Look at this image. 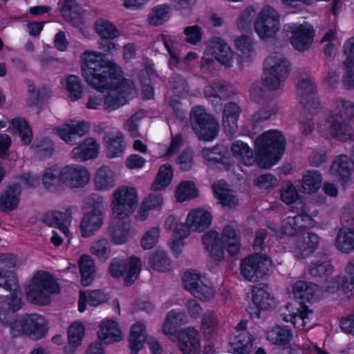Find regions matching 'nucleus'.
<instances>
[{"label": "nucleus", "instance_id": "nucleus-1", "mask_svg": "<svg viewBox=\"0 0 354 354\" xmlns=\"http://www.w3.org/2000/svg\"><path fill=\"white\" fill-rule=\"evenodd\" d=\"M90 86L108 94L90 96V109H97L104 99L108 109H116L136 97L132 81L122 78L121 68L112 60L106 59L104 53L90 51Z\"/></svg>", "mask_w": 354, "mask_h": 354}, {"label": "nucleus", "instance_id": "nucleus-2", "mask_svg": "<svg viewBox=\"0 0 354 354\" xmlns=\"http://www.w3.org/2000/svg\"><path fill=\"white\" fill-rule=\"evenodd\" d=\"M256 160L263 168H270L280 159L285 149L286 140L281 131L264 132L255 141Z\"/></svg>", "mask_w": 354, "mask_h": 354}, {"label": "nucleus", "instance_id": "nucleus-3", "mask_svg": "<svg viewBox=\"0 0 354 354\" xmlns=\"http://www.w3.org/2000/svg\"><path fill=\"white\" fill-rule=\"evenodd\" d=\"M60 286L49 272L38 270L31 283L26 286V299L31 304L45 306L50 302V295L59 294Z\"/></svg>", "mask_w": 354, "mask_h": 354}, {"label": "nucleus", "instance_id": "nucleus-4", "mask_svg": "<svg viewBox=\"0 0 354 354\" xmlns=\"http://www.w3.org/2000/svg\"><path fill=\"white\" fill-rule=\"evenodd\" d=\"M138 202L136 188L118 187L111 195V207L114 218L125 219L130 216L135 212Z\"/></svg>", "mask_w": 354, "mask_h": 354}, {"label": "nucleus", "instance_id": "nucleus-5", "mask_svg": "<svg viewBox=\"0 0 354 354\" xmlns=\"http://www.w3.org/2000/svg\"><path fill=\"white\" fill-rule=\"evenodd\" d=\"M18 279L14 271L0 268V303L8 302L7 307L14 315L22 306Z\"/></svg>", "mask_w": 354, "mask_h": 354}, {"label": "nucleus", "instance_id": "nucleus-6", "mask_svg": "<svg viewBox=\"0 0 354 354\" xmlns=\"http://www.w3.org/2000/svg\"><path fill=\"white\" fill-rule=\"evenodd\" d=\"M190 123L192 129L200 140L210 141L218 135L219 130L218 122L201 106L192 109L190 113Z\"/></svg>", "mask_w": 354, "mask_h": 354}, {"label": "nucleus", "instance_id": "nucleus-7", "mask_svg": "<svg viewBox=\"0 0 354 354\" xmlns=\"http://www.w3.org/2000/svg\"><path fill=\"white\" fill-rule=\"evenodd\" d=\"M354 118V102L342 100L337 112L331 118L330 133L341 140L354 139L348 122Z\"/></svg>", "mask_w": 354, "mask_h": 354}, {"label": "nucleus", "instance_id": "nucleus-8", "mask_svg": "<svg viewBox=\"0 0 354 354\" xmlns=\"http://www.w3.org/2000/svg\"><path fill=\"white\" fill-rule=\"evenodd\" d=\"M271 263L270 259L266 255H250L241 261V275L249 281L257 282L266 275Z\"/></svg>", "mask_w": 354, "mask_h": 354}, {"label": "nucleus", "instance_id": "nucleus-9", "mask_svg": "<svg viewBox=\"0 0 354 354\" xmlns=\"http://www.w3.org/2000/svg\"><path fill=\"white\" fill-rule=\"evenodd\" d=\"M279 19L276 10L270 6L264 7L254 21V30L259 37L262 39L274 37L279 30Z\"/></svg>", "mask_w": 354, "mask_h": 354}, {"label": "nucleus", "instance_id": "nucleus-10", "mask_svg": "<svg viewBox=\"0 0 354 354\" xmlns=\"http://www.w3.org/2000/svg\"><path fill=\"white\" fill-rule=\"evenodd\" d=\"M183 283L185 289L201 300H209L214 295L212 283L195 272H186L183 277Z\"/></svg>", "mask_w": 354, "mask_h": 354}, {"label": "nucleus", "instance_id": "nucleus-11", "mask_svg": "<svg viewBox=\"0 0 354 354\" xmlns=\"http://www.w3.org/2000/svg\"><path fill=\"white\" fill-rule=\"evenodd\" d=\"M128 266L127 274L124 278V283L127 286L134 283L140 272L141 261L138 257H131L129 263L122 259L115 258L112 260L109 268V273L113 277L119 278L127 270Z\"/></svg>", "mask_w": 354, "mask_h": 354}, {"label": "nucleus", "instance_id": "nucleus-12", "mask_svg": "<svg viewBox=\"0 0 354 354\" xmlns=\"http://www.w3.org/2000/svg\"><path fill=\"white\" fill-rule=\"evenodd\" d=\"M294 48L304 51L310 48L313 41V30L307 25L290 24L283 27Z\"/></svg>", "mask_w": 354, "mask_h": 354}, {"label": "nucleus", "instance_id": "nucleus-13", "mask_svg": "<svg viewBox=\"0 0 354 354\" xmlns=\"http://www.w3.org/2000/svg\"><path fill=\"white\" fill-rule=\"evenodd\" d=\"M60 179L71 188L83 187L88 183V170L80 165H68L60 171Z\"/></svg>", "mask_w": 354, "mask_h": 354}, {"label": "nucleus", "instance_id": "nucleus-14", "mask_svg": "<svg viewBox=\"0 0 354 354\" xmlns=\"http://www.w3.org/2000/svg\"><path fill=\"white\" fill-rule=\"evenodd\" d=\"M88 131V122L70 120L56 129L57 135L66 143L74 145L76 140Z\"/></svg>", "mask_w": 354, "mask_h": 354}, {"label": "nucleus", "instance_id": "nucleus-15", "mask_svg": "<svg viewBox=\"0 0 354 354\" xmlns=\"http://www.w3.org/2000/svg\"><path fill=\"white\" fill-rule=\"evenodd\" d=\"M23 333L32 339H40L47 333L48 328L43 316L30 314L24 316L21 320Z\"/></svg>", "mask_w": 354, "mask_h": 354}, {"label": "nucleus", "instance_id": "nucleus-16", "mask_svg": "<svg viewBox=\"0 0 354 354\" xmlns=\"http://www.w3.org/2000/svg\"><path fill=\"white\" fill-rule=\"evenodd\" d=\"M60 5V11L64 15H68V21L71 26L80 29V32L87 37L86 32L84 31L85 21L83 17L84 9L80 4L77 3L75 0H64Z\"/></svg>", "mask_w": 354, "mask_h": 354}, {"label": "nucleus", "instance_id": "nucleus-17", "mask_svg": "<svg viewBox=\"0 0 354 354\" xmlns=\"http://www.w3.org/2000/svg\"><path fill=\"white\" fill-rule=\"evenodd\" d=\"M295 297L300 300L301 306L306 304H313L317 301L320 297L319 287L312 282L299 281L292 287Z\"/></svg>", "mask_w": 354, "mask_h": 354}, {"label": "nucleus", "instance_id": "nucleus-18", "mask_svg": "<svg viewBox=\"0 0 354 354\" xmlns=\"http://www.w3.org/2000/svg\"><path fill=\"white\" fill-rule=\"evenodd\" d=\"M72 221V210L68 207L64 211L53 210L44 214L42 221L49 227H57L66 234L68 231V225Z\"/></svg>", "mask_w": 354, "mask_h": 354}, {"label": "nucleus", "instance_id": "nucleus-19", "mask_svg": "<svg viewBox=\"0 0 354 354\" xmlns=\"http://www.w3.org/2000/svg\"><path fill=\"white\" fill-rule=\"evenodd\" d=\"M179 347L183 354H198L200 335L194 328H187L179 333Z\"/></svg>", "mask_w": 354, "mask_h": 354}, {"label": "nucleus", "instance_id": "nucleus-20", "mask_svg": "<svg viewBox=\"0 0 354 354\" xmlns=\"http://www.w3.org/2000/svg\"><path fill=\"white\" fill-rule=\"evenodd\" d=\"M241 112L240 106L234 102H230L224 105L223 111V125L225 132L228 136H232L238 129L237 120Z\"/></svg>", "mask_w": 354, "mask_h": 354}, {"label": "nucleus", "instance_id": "nucleus-21", "mask_svg": "<svg viewBox=\"0 0 354 354\" xmlns=\"http://www.w3.org/2000/svg\"><path fill=\"white\" fill-rule=\"evenodd\" d=\"M97 335L100 339L106 344L120 342L124 336L119 324L113 319H107L101 323Z\"/></svg>", "mask_w": 354, "mask_h": 354}, {"label": "nucleus", "instance_id": "nucleus-22", "mask_svg": "<svg viewBox=\"0 0 354 354\" xmlns=\"http://www.w3.org/2000/svg\"><path fill=\"white\" fill-rule=\"evenodd\" d=\"M211 222V214L203 209L192 210L186 219L187 226L192 230L199 232L207 230L209 227Z\"/></svg>", "mask_w": 354, "mask_h": 354}, {"label": "nucleus", "instance_id": "nucleus-23", "mask_svg": "<svg viewBox=\"0 0 354 354\" xmlns=\"http://www.w3.org/2000/svg\"><path fill=\"white\" fill-rule=\"evenodd\" d=\"M20 187L18 184L8 185L6 190L0 194V210L2 212H9L17 208Z\"/></svg>", "mask_w": 354, "mask_h": 354}, {"label": "nucleus", "instance_id": "nucleus-24", "mask_svg": "<svg viewBox=\"0 0 354 354\" xmlns=\"http://www.w3.org/2000/svg\"><path fill=\"white\" fill-rule=\"evenodd\" d=\"M318 243L319 237L317 234L309 232L301 234L296 241L297 256L304 259L315 251Z\"/></svg>", "mask_w": 354, "mask_h": 354}, {"label": "nucleus", "instance_id": "nucleus-25", "mask_svg": "<svg viewBox=\"0 0 354 354\" xmlns=\"http://www.w3.org/2000/svg\"><path fill=\"white\" fill-rule=\"evenodd\" d=\"M266 70L276 73L286 79L289 73V62L281 54L274 53L269 56L266 60Z\"/></svg>", "mask_w": 354, "mask_h": 354}, {"label": "nucleus", "instance_id": "nucleus-26", "mask_svg": "<svg viewBox=\"0 0 354 354\" xmlns=\"http://www.w3.org/2000/svg\"><path fill=\"white\" fill-rule=\"evenodd\" d=\"M252 301L257 308L263 310H268L274 305V297L270 295L265 284L253 287Z\"/></svg>", "mask_w": 354, "mask_h": 354}, {"label": "nucleus", "instance_id": "nucleus-27", "mask_svg": "<svg viewBox=\"0 0 354 354\" xmlns=\"http://www.w3.org/2000/svg\"><path fill=\"white\" fill-rule=\"evenodd\" d=\"M203 242L206 250L214 259L219 261L223 258V243L218 238L217 232L209 231L205 233L203 236Z\"/></svg>", "mask_w": 354, "mask_h": 354}, {"label": "nucleus", "instance_id": "nucleus-28", "mask_svg": "<svg viewBox=\"0 0 354 354\" xmlns=\"http://www.w3.org/2000/svg\"><path fill=\"white\" fill-rule=\"evenodd\" d=\"M212 53L222 64L230 66L233 53L230 47L222 39L216 38L211 41Z\"/></svg>", "mask_w": 354, "mask_h": 354}, {"label": "nucleus", "instance_id": "nucleus-29", "mask_svg": "<svg viewBox=\"0 0 354 354\" xmlns=\"http://www.w3.org/2000/svg\"><path fill=\"white\" fill-rule=\"evenodd\" d=\"M122 220L115 218L111 222L109 227V232L111 240L115 244L124 243L129 238V223Z\"/></svg>", "mask_w": 354, "mask_h": 354}, {"label": "nucleus", "instance_id": "nucleus-30", "mask_svg": "<svg viewBox=\"0 0 354 354\" xmlns=\"http://www.w3.org/2000/svg\"><path fill=\"white\" fill-rule=\"evenodd\" d=\"M13 133L19 135L21 142L28 145L32 140V131L28 122L22 117H16L10 121Z\"/></svg>", "mask_w": 354, "mask_h": 354}, {"label": "nucleus", "instance_id": "nucleus-31", "mask_svg": "<svg viewBox=\"0 0 354 354\" xmlns=\"http://www.w3.org/2000/svg\"><path fill=\"white\" fill-rule=\"evenodd\" d=\"M187 321V317L184 312L171 310L163 324L162 331L167 335H173L178 331L179 326L186 324Z\"/></svg>", "mask_w": 354, "mask_h": 354}, {"label": "nucleus", "instance_id": "nucleus-32", "mask_svg": "<svg viewBox=\"0 0 354 354\" xmlns=\"http://www.w3.org/2000/svg\"><path fill=\"white\" fill-rule=\"evenodd\" d=\"M147 335L145 325L138 322L132 326L129 337L131 354H137L141 350L146 341Z\"/></svg>", "mask_w": 354, "mask_h": 354}, {"label": "nucleus", "instance_id": "nucleus-33", "mask_svg": "<svg viewBox=\"0 0 354 354\" xmlns=\"http://www.w3.org/2000/svg\"><path fill=\"white\" fill-rule=\"evenodd\" d=\"M223 248L226 247L231 255H236L240 250V237L236 230L227 225L223 228L222 238Z\"/></svg>", "mask_w": 354, "mask_h": 354}, {"label": "nucleus", "instance_id": "nucleus-34", "mask_svg": "<svg viewBox=\"0 0 354 354\" xmlns=\"http://www.w3.org/2000/svg\"><path fill=\"white\" fill-rule=\"evenodd\" d=\"M335 246L343 253L354 251V230L348 227L340 228L335 239Z\"/></svg>", "mask_w": 354, "mask_h": 354}, {"label": "nucleus", "instance_id": "nucleus-35", "mask_svg": "<svg viewBox=\"0 0 354 354\" xmlns=\"http://www.w3.org/2000/svg\"><path fill=\"white\" fill-rule=\"evenodd\" d=\"M351 162L348 156L342 155L337 156L330 167V174L346 183L351 175Z\"/></svg>", "mask_w": 354, "mask_h": 354}, {"label": "nucleus", "instance_id": "nucleus-36", "mask_svg": "<svg viewBox=\"0 0 354 354\" xmlns=\"http://www.w3.org/2000/svg\"><path fill=\"white\" fill-rule=\"evenodd\" d=\"M225 184L218 183L213 185L214 192L223 207L232 209L237 206L238 198L233 192L225 187Z\"/></svg>", "mask_w": 354, "mask_h": 354}, {"label": "nucleus", "instance_id": "nucleus-37", "mask_svg": "<svg viewBox=\"0 0 354 354\" xmlns=\"http://www.w3.org/2000/svg\"><path fill=\"white\" fill-rule=\"evenodd\" d=\"M41 180L44 188L51 192L58 194L63 189L60 173L58 175L57 170L55 168L48 167L46 169Z\"/></svg>", "mask_w": 354, "mask_h": 354}, {"label": "nucleus", "instance_id": "nucleus-38", "mask_svg": "<svg viewBox=\"0 0 354 354\" xmlns=\"http://www.w3.org/2000/svg\"><path fill=\"white\" fill-rule=\"evenodd\" d=\"M95 186L97 190H104L115 185V173L107 167H102L94 178Z\"/></svg>", "mask_w": 354, "mask_h": 354}, {"label": "nucleus", "instance_id": "nucleus-39", "mask_svg": "<svg viewBox=\"0 0 354 354\" xmlns=\"http://www.w3.org/2000/svg\"><path fill=\"white\" fill-rule=\"evenodd\" d=\"M252 336L247 331H242L236 335L231 346L238 354H250L252 348Z\"/></svg>", "mask_w": 354, "mask_h": 354}, {"label": "nucleus", "instance_id": "nucleus-40", "mask_svg": "<svg viewBox=\"0 0 354 354\" xmlns=\"http://www.w3.org/2000/svg\"><path fill=\"white\" fill-rule=\"evenodd\" d=\"M322 178L317 171H308L303 176L301 191L304 193L316 192L321 187Z\"/></svg>", "mask_w": 354, "mask_h": 354}, {"label": "nucleus", "instance_id": "nucleus-41", "mask_svg": "<svg viewBox=\"0 0 354 354\" xmlns=\"http://www.w3.org/2000/svg\"><path fill=\"white\" fill-rule=\"evenodd\" d=\"M93 28L101 39H113L119 35L118 28L111 21L104 19L96 20Z\"/></svg>", "mask_w": 354, "mask_h": 354}, {"label": "nucleus", "instance_id": "nucleus-42", "mask_svg": "<svg viewBox=\"0 0 354 354\" xmlns=\"http://www.w3.org/2000/svg\"><path fill=\"white\" fill-rule=\"evenodd\" d=\"M297 89L300 96V103H306L307 97L316 93V86L314 81L311 77L307 75L299 77Z\"/></svg>", "mask_w": 354, "mask_h": 354}, {"label": "nucleus", "instance_id": "nucleus-43", "mask_svg": "<svg viewBox=\"0 0 354 354\" xmlns=\"http://www.w3.org/2000/svg\"><path fill=\"white\" fill-rule=\"evenodd\" d=\"M95 201L93 208L90 211V232L100 229L104 223V214L102 197H97L96 200L92 197Z\"/></svg>", "mask_w": 354, "mask_h": 354}, {"label": "nucleus", "instance_id": "nucleus-44", "mask_svg": "<svg viewBox=\"0 0 354 354\" xmlns=\"http://www.w3.org/2000/svg\"><path fill=\"white\" fill-rule=\"evenodd\" d=\"M292 337L290 330L286 327L277 326L267 333V338L274 344L285 345L290 342Z\"/></svg>", "mask_w": 354, "mask_h": 354}, {"label": "nucleus", "instance_id": "nucleus-45", "mask_svg": "<svg viewBox=\"0 0 354 354\" xmlns=\"http://www.w3.org/2000/svg\"><path fill=\"white\" fill-rule=\"evenodd\" d=\"M172 176V167L169 164L160 166L156 180L151 185V189L154 191L165 189L170 183Z\"/></svg>", "mask_w": 354, "mask_h": 354}, {"label": "nucleus", "instance_id": "nucleus-46", "mask_svg": "<svg viewBox=\"0 0 354 354\" xmlns=\"http://www.w3.org/2000/svg\"><path fill=\"white\" fill-rule=\"evenodd\" d=\"M84 331V326L80 322H75L68 327L67 331L68 344L73 348V351L80 346Z\"/></svg>", "mask_w": 354, "mask_h": 354}, {"label": "nucleus", "instance_id": "nucleus-47", "mask_svg": "<svg viewBox=\"0 0 354 354\" xmlns=\"http://www.w3.org/2000/svg\"><path fill=\"white\" fill-rule=\"evenodd\" d=\"M202 154L209 162L222 163L229 165L225 161L227 154V150L225 147L217 145L213 148H204L202 150Z\"/></svg>", "mask_w": 354, "mask_h": 354}, {"label": "nucleus", "instance_id": "nucleus-48", "mask_svg": "<svg viewBox=\"0 0 354 354\" xmlns=\"http://www.w3.org/2000/svg\"><path fill=\"white\" fill-rule=\"evenodd\" d=\"M148 263L152 269L160 272H165L170 269V260L167 254L161 250L153 252L149 258Z\"/></svg>", "mask_w": 354, "mask_h": 354}, {"label": "nucleus", "instance_id": "nucleus-49", "mask_svg": "<svg viewBox=\"0 0 354 354\" xmlns=\"http://www.w3.org/2000/svg\"><path fill=\"white\" fill-rule=\"evenodd\" d=\"M65 88L68 92L71 101H77L83 94V89L80 77L75 75H69L65 80Z\"/></svg>", "mask_w": 354, "mask_h": 354}, {"label": "nucleus", "instance_id": "nucleus-50", "mask_svg": "<svg viewBox=\"0 0 354 354\" xmlns=\"http://www.w3.org/2000/svg\"><path fill=\"white\" fill-rule=\"evenodd\" d=\"M162 202L163 198L160 194L154 193L149 194L147 198H145L141 205L139 212L140 218L144 221L148 215V212L150 209L160 207Z\"/></svg>", "mask_w": 354, "mask_h": 354}, {"label": "nucleus", "instance_id": "nucleus-51", "mask_svg": "<svg viewBox=\"0 0 354 354\" xmlns=\"http://www.w3.org/2000/svg\"><path fill=\"white\" fill-rule=\"evenodd\" d=\"M198 191L192 181H184L180 183L176 190V198L177 201L183 202L196 197Z\"/></svg>", "mask_w": 354, "mask_h": 354}, {"label": "nucleus", "instance_id": "nucleus-52", "mask_svg": "<svg viewBox=\"0 0 354 354\" xmlns=\"http://www.w3.org/2000/svg\"><path fill=\"white\" fill-rule=\"evenodd\" d=\"M231 151L234 156L241 158L245 164H250L253 160V152L248 145L236 141L232 144Z\"/></svg>", "mask_w": 354, "mask_h": 354}, {"label": "nucleus", "instance_id": "nucleus-53", "mask_svg": "<svg viewBox=\"0 0 354 354\" xmlns=\"http://www.w3.org/2000/svg\"><path fill=\"white\" fill-rule=\"evenodd\" d=\"M107 142L109 144V157H118L123 153L124 145H123V136L121 133H118L115 136L109 137Z\"/></svg>", "mask_w": 354, "mask_h": 354}, {"label": "nucleus", "instance_id": "nucleus-54", "mask_svg": "<svg viewBox=\"0 0 354 354\" xmlns=\"http://www.w3.org/2000/svg\"><path fill=\"white\" fill-rule=\"evenodd\" d=\"M169 85L174 93L178 97H184L189 92L186 80L178 74H174L169 80Z\"/></svg>", "mask_w": 354, "mask_h": 354}, {"label": "nucleus", "instance_id": "nucleus-55", "mask_svg": "<svg viewBox=\"0 0 354 354\" xmlns=\"http://www.w3.org/2000/svg\"><path fill=\"white\" fill-rule=\"evenodd\" d=\"M170 8L167 6H160L154 8L149 15V23L153 26H158L168 18Z\"/></svg>", "mask_w": 354, "mask_h": 354}, {"label": "nucleus", "instance_id": "nucleus-56", "mask_svg": "<svg viewBox=\"0 0 354 354\" xmlns=\"http://www.w3.org/2000/svg\"><path fill=\"white\" fill-rule=\"evenodd\" d=\"M160 236V229L153 227L147 231L141 239V246L144 250L153 248L158 243Z\"/></svg>", "mask_w": 354, "mask_h": 354}, {"label": "nucleus", "instance_id": "nucleus-57", "mask_svg": "<svg viewBox=\"0 0 354 354\" xmlns=\"http://www.w3.org/2000/svg\"><path fill=\"white\" fill-rule=\"evenodd\" d=\"M34 151L41 158H50L54 152L53 143L48 138H43L38 144L35 145Z\"/></svg>", "mask_w": 354, "mask_h": 354}, {"label": "nucleus", "instance_id": "nucleus-58", "mask_svg": "<svg viewBox=\"0 0 354 354\" xmlns=\"http://www.w3.org/2000/svg\"><path fill=\"white\" fill-rule=\"evenodd\" d=\"M285 79L279 77L276 73H272L267 70H264V77L263 78V85L269 91H274L278 89L281 82Z\"/></svg>", "mask_w": 354, "mask_h": 354}, {"label": "nucleus", "instance_id": "nucleus-59", "mask_svg": "<svg viewBox=\"0 0 354 354\" xmlns=\"http://www.w3.org/2000/svg\"><path fill=\"white\" fill-rule=\"evenodd\" d=\"M333 269V266L330 261H318L310 266L309 272L313 277H322L330 274Z\"/></svg>", "mask_w": 354, "mask_h": 354}, {"label": "nucleus", "instance_id": "nucleus-60", "mask_svg": "<svg viewBox=\"0 0 354 354\" xmlns=\"http://www.w3.org/2000/svg\"><path fill=\"white\" fill-rule=\"evenodd\" d=\"M91 251L100 259H107L110 254L108 241L102 239L95 242L91 248Z\"/></svg>", "mask_w": 354, "mask_h": 354}, {"label": "nucleus", "instance_id": "nucleus-61", "mask_svg": "<svg viewBox=\"0 0 354 354\" xmlns=\"http://www.w3.org/2000/svg\"><path fill=\"white\" fill-rule=\"evenodd\" d=\"M218 323V318L215 313L207 311L203 316L201 329L204 333H210L216 328Z\"/></svg>", "mask_w": 354, "mask_h": 354}, {"label": "nucleus", "instance_id": "nucleus-62", "mask_svg": "<svg viewBox=\"0 0 354 354\" xmlns=\"http://www.w3.org/2000/svg\"><path fill=\"white\" fill-rule=\"evenodd\" d=\"M71 156L77 161L88 160V138H86L82 143L73 149Z\"/></svg>", "mask_w": 354, "mask_h": 354}, {"label": "nucleus", "instance_id": "nucleus-63", "mask_svg": "<svg viewBox=\"0 0 354 354\" xmlns=\"http://www.w3.org/2000/svg\"><path fill=\"white\" fill-rule=\"evenodd\" d=\"M345 73L343 75L342 84L346 89H354V63L351 61L344 62Z\"/></svg>", "mask_w": 354, "mask_h": 354}, {"label": "nucleus", "instance_id": "nucleus-64", "mask_svg": "<svg viewBox=\"0 0 354 354\" xmlns=\"http://www.w3.org/2000/svg\"><path fill=\"white\" fill-rule=\"evenodd\" d=\"M341 290L344 292L346 297H354V277L351 274H346L340 277Z\"/></svg>", "mask_w": 354, "mask_h": 354}]
</instances>
